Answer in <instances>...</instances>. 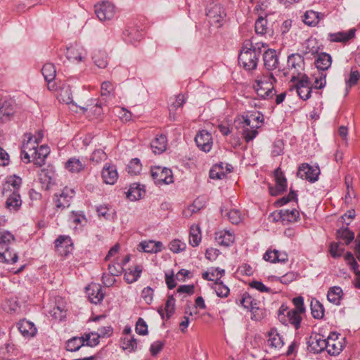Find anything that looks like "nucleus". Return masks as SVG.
Instances as JSON below:
<instances>
[{
    "instance_id": "6ab92c4d",
    "label": "nucleus",
    "mask_w": 360,
    "mask_h": 360,
    "mask_svg": "<svg viewBox=\"0 0 360 360\" xmlns=\"http://www.w3.org/2000/svg\"><path fill=\"white\" fill-rule=\"evenodd\" d=\"M264 64L266 70L270 72L278 68L279 61L276 51L269 49L263 54Z\"/></svg>"
},
{
    "instance_id": "0e129e2a",
    "label": "nucleus",
    "mask_w": 360,
    "mask_h": 360,
    "mask_svg": "<svg viewBox=\"0 0 360 360\" xmlns=\"http://www.w3.org/2000/svg\"><path fill=\"white\" fill-rule=\"evenodd\" d=\"M106 158H107V155L104 152V150H103L102 149H97V150H95L92 153L91 158H90V160L91 162H94L98 164V163H100L101 162L106 160Z\"/></svg>"
},
{
    "instance_id": "4d7b16f0",
    "label": "nucleus",
    "mask_w": 360,
    "mask_h": 360,
    "mask_svg": "<svg viewBox=\"0 0 360 360\" xmlns=\"http://www.w3.org/2000/svg\"><path fill=\"white\" fill-rule=\"evenodd\" d=\"M96 212L99 217H103L105 219H108L110 218V212H112V214H115V211L112 209L110 206H108V205H102L98 206L96 207Z\"/></svg>"
},
{
    "instance_id": "052dcab7",
    "label": "nucleus",
    "mask_w": 360,
    "mask_h": 360,
    "mask_svg": "<svg viewBox=\"0 0 360 360\" xmlns=\"http://www.w3.org/2000/svg\"><path fill=\"white\" fill-rule=\"evenodd\" d=\"M70 220L75 225L84 226V222H86V218L82 212H72Z\"/></svg>"
},
{
    "instance_id": "13d9d810",
    "label": "nucleus",
    "mask_w": 360,
    "mask_h": 360,
    "mask_svg": "<svg viewBox=\"0 0 360 360\" xmlns=\"http://www.w3.org/2000/svg\"><path fill=\"white\" fill-rule=\"evenodd\" d=\"M292 200L297 201V195L295 191L290 189L289 194L286 196H283V197L281 198L280 199H278L276 202V205L277 206L281 207V206H283V205L288 203L289 202H290Z\"/></svg>"
},
{
    "instance_id": "3c124183",
    "label": "nucleus",
    "mask_w": 360,
    "mask_h": 360,
    "mask_svg": "<svg viewBox=\"0 0 360 360\" xmlns=\"http://www.w3.org/2000/svg\"><path fill=\"white\" fill-rule=\"evenodd\" d=\"M83 335L85 340V346L93 347L99 343L101 335H98V333H85Z\"/></svg>"
},
{
    "instance_id": "aec40b11",
    "label": "nucleus",
    "mask_w": 360,
    "mask_h": 360,
    "mask_svg": "<svg viewBox=\"0 0 360 360\" xmlns=\"http://www.w3.org/2000/svg\"><path fill=\"white\" fill-rule=\"evenodd\" d=\"M86 292L92 303L98 304L104 298L105 294L102 292L100 285L92 283L86 288Z\"/></svg>"
},
{
    "instance_id": "423d86ee",
    "label": "nucleus",
    "mask_w": 360,
    "mask_h": 360,
    "mask_svg": "<svg viewBox=\"0 0 360 360\" xmlns=\"http://www.w3.org/2000/svg\"><path fill=\"white\" fill-rule=\"evenodd\" d=\"M311 41H308V44L306 46L304 54L311 53V55L317 54V57L315 60V65L319 70L325 71L328 70L332 63V58L330 54L325 52L318 53V47L312 46L310 48L309 43Z\"/></svg>"
},
{
    "instance_id": "ddd939ff",
    "label": "nucleus",
    "mask_w": 360,
    "mask_h": 360,
    "mask_svg": "<svg viewBox=\"0 0 360 360\" xmlns=\"http://www.w3.org/2000/svg\"><path fill=\"white\" fill-rule=\"evenodd\" d=\"M66 302L61 297L55 298V302L51 309L49 310V314L56 320L62 321L66 316Z\"/></svg>"
},
{
    "instance_id": "2f4dec72",
    "label": "nucleus",
    "mask_w": 360,
    "mask_h": 360,
    "mask_svg": "<svg viewBox=\"0 0 360 360\" xmlns=\"http://www.w3.org/2000/svg\"><path fill=\"white\" fill-rule=\"evenodd\" d=\"M41 73L46 80L48 82V87L49 89H52L50 86V83L55 79L56 75V70L53 63H46L44 65L41 69Z\"/></svg>"
},
{
    "instance_id": "20e7f679",
    "label": "nucleus",
    "mask_w": 360,
    "mask_h": 360,
    "mask_svg": "<svg viewBox=\"0 0 360 360\" xmlns=\"http://www.w3.org/2000/svg\"><path fill=\"white\" fill-rule=\"evenodd\" d=\"M346 338L340 333L332 332L327 338V352L331 356L338 355L344 349Z\"/></svg>"
},
{
    "instance_id": "c03bdc74",
    "label": "nucleus",
    "mask_w": 360,
    "mask_h": 360,
    "mask_svg": "<svg viewBox=\"0 0 360 360\" xmlns=\"http://www.w3.org/2000/svg\"><path fill=\"white\" fill-rule=\"evenodd\" d=\"M142 272V267L139 265L135 266L134 270L129 269L124 275V279L127 283H132L138 280Z\"/></svg>"
},
{
    "instance_id": "6e6552de",
    "label": "nucleus",
    "mask_w": 360,
    "mask_h": 360,
    "mask_svg": "<svg viewBox=\"0 0 360 360\" xmlns=\"http://www.w3.org/2000/svg\"><path fill=\"white\" fill-rule=\"evenodd\" d=\"M275 186L269 184V192L271 196H277L285 192L287 189V179L280 167L274 172Z\"/></svg>"
},
{
    "instance_id": "8fccbe9b",
    "label": "nucleus",
    "mask_w": 360,
    "mask_h": 360,
    "mask_svg": "<svg viewBox=\"0 0 360 360\" xmlns=\"http://www.w3.org/2000/svg\"><path fill=\"white\" fill-rule=\"evenodd\" d=\"M266 17L259 16L255 22V30L257 34L264 35L267 33L268 27Z\"/></svg>"
},
{
    "instance_id": "ea45409f",
    "label": "nucleus",
    "mask_w": 360,
    "mask_h": 360,
    "mask_svg": "<svg viewBox=\"0 0 360 360\" xmlns=\"http://www.w3.org/2000/svg\"><path fill=\"white\" fill-rule=\"evenodd\" d=\"M58 98L60 102L70 104L73 102L72 91L69 85H63L58 93Z\"/></svg>"
},
{
    "instance_id": "72a5a7b5",
    "label": "nucleus",
    "mask_w": 360,
    "mask_h": 360,
    "mask_svg": "<svg viewBox=\"0 0 360 360\" xmlns=\"http://www.w3.org/2000/svg\"><path fill=\"white\" fill-rule=\"evenodd\" d=\"M22 184V179L16 175L10 176L7 178L6 183L3 186L2 193L4 195L6 191L9 190L10 186H13V191L18 192Z\"/></svg>"
},
{
    "instance_id": "a18cd8bd",
    "label": "nucleus",
    "mask_w": 360,
    "mask_h": 360,
    "mask_svg": "<svg viewBox=\"0 0 360 360\" xmlns=\"http://www.w3.org/2000/svg\"><path fill=\"white\" fill-rule=\"evenodd\" d=\"M345 251L344 243L339 242H332L329 246V253L333 258L340 257Z\"/></svg>"
},
{
    "instance_id": "37998d69",
    "label": "nucleus",
    "mask_w": 360,
    "mask_h": 360,
    "mask_svg": "<svg viewBox=\"0 0 360 360\" xmlns=\"http://www.w3.org/2000/svg\"><path fill=\"white\" fill-rule=\"evenodd\" d=\"M25 136L27 139V142H24L22 147L21 151V159L25 163H28L30 162V157L28 154L27 150H31L32 148V141L33 139V136L31 134H25Z\"/></svg>"
},
{
    "instance_id": "bf43d9fd",
    "label": "nucleus",
    "mask_w": 360,
    "mask_h": 360,
    "mask_svg": "<svg viewBox=\"0 0 360 360\" xmlns=\"http://www.w3.org/2000/svg\"><path fill=\"white\" fill-rule=\"evenodd\" d=\"M297 93L300 98L303 101H307L311 97V86H306V87H301V86H295Z\"/></svg>"
},
{
    "instance_id": "393cba45",
    "label": "nucleus",
    "mask_w": 360,
    "mask_h": 360,
    "mask_svg": "<svg viewBox=\"0 0 360 360\" xmlns=\"http://www.w3.org/2000/svg\"><path fill=\"white\" fill-rule=\"evenodd\" d=\"M167 139L165 135H158L150 143L152 150L155 154L162 153L167 148Z\"/></svg>"
},
{
    "instance_id": "473e14b6",
    "label": "nucleus",
    "mask_w": 360,
    "mask_h": 360,
    "mask_svg": "<svg viewBox=\"0 0 360 360\" xmlns=\"http://www.w3.org/2000/svg\"><path fill=\"white\" fill-rule=\"evenodd\" d=\"M1 250L2 251L0 252V262L13 264L18 261L17 253L11 250L10 247H6Z\"/></svg>"
},
{
    "instance_id": "a19ab883",
    "label": "nucleus",
    "mask_w": 360,
    "mask_h": 360,
    "mask_svg": "<svg viewBox=\"0 0 360 360\" xmlns=\"http://www.w3.org/2000/svg\"><path fill=\"white\" fill-rule=\"evenodd\" d=\"M337 238L343 240L345 245H349L354 238V233L347 227H342L336 232Z\"/></svg>"
},
{
    "instance_id": "79ce46f5",
    "label": "nucleus",
    "mask_w": 360,
    "mask_h": 360,
    "mask_svg": "<svg viewBox=\"0 0 360 360\" xmlns=\"http://www.w3.org/2000/svg\"><path fill=\"white\" fill-rule=\"evenodd\" d=\"M283 224L285 225L289 223H293L297 221L300 217L299 211L296 209L282 210Z\"/></svg>"
},
{
    "instance_id": "cd10ccee",
    "label": "nucleus",
    "mask_w": 360,
    "mask_h": 360,
    "mask_svg": "<svg viewBox=\"0 0 360 360\" xmlns=\"http://www.w3.org/2000/svg\"><path fill=\"white\" fill-rule=\"evenodd\" d=\"M141 250L148 253H157L162 251L163 245L161 242H155L153 240L142 241L139 244Z\"/></svg>"
},
{
    "instance_id": "c756f323",
    "label": "nucleus",
    "mask_w": 360,
    "mask_h": 360,
    "mask_svg": "<svg viewBox=\"0 0 360 360\" xmlns=\"http://www.w3.org/2000/svg\"><path fill=\"white\" fill-rule=\"evenodd\" d=\"M22 205V200L18 192L13 191L6 202V206L9 210L17 211Z\"/></svg>"
},
{
    "instance_id": "f704fd0d",
    "label": "nucleus",
    "mask_w": 360,
    "mask_h": 360,
    "mask_svg": "<svg viewBox=\"0 0 360 360\" xmlns=\"http://www.w3.org/2000/svg\"><path fill=\"white\" fill-rule=\"evenodd\" d=\"M94 63L99 68H105L108 63V54L105 51L102 50H96L94 52L92 56Z\"/></svg>"
},
{
    "instance_id": "09e8293b",
    "label": "nucleus",
    "mask_w": 360,
    "mask_h": 360,
    "mask_svg": "<svg viewBox=\"0 0 360 360\" xmlns=\"http://www.w3.org/2000/svg\"><path fill=\"white\" fill-rule=\"evenodd\" d=\"M269 342L271 346L280 348L283 345V341L280 335L276 332L274 328L271 329L269 332Z\"/></svg>"
},
{
    "instance_id": "49530a36",
    "label": "nucleus",
    "mask_w": 360,
    "mask_h": 360,
    "mask_svg": "<svg viewBox=\"0 0 360 360\" xmlns=\"http://www.w3.org/2000/svg\"><path fill=\"white\" fill-rule=\"evenodd\" d=\"M201 241V233L198 226H192L190 229L189 243L193 247L199 245Z\"/></svg>"
},
{
    "instance_id": "9b49d317",
    "label": "nucleus",
    "mask_w": 360,
    "mask_h": 360,
    "mask_svg": "<svg viewBox=\"0 0 360 360\" xmlns=\"http://www.w3.org/2000/svg\"><path fill=\"white\" fill-rule=\"evenodd\" d=\"M287 63L290 69L295 70L290 80L295 82L297 79V77L300 75V70L304 69V56L300 53H292L288 56Z\"/></svg>"
},
{
    "instance_id": "39448f33",
    "label": "nucleus",
    "mask_w": 360,
    "mask_h": 360,
    "mask_svg": "<svg viewBox=\"0 0 360 360\" xmlns=\"http://www.w3.org/2000/svg\"><path fill=\"white\" fill-rule=\"evenodd\" d=\"M75 195V191L65 187L59 193H55L53 201L56 212H61L70 205L71 200Z\"/></svg>"
},
{
    "instance_id": "f03ea898",
    "label": "nucleus",
    "mask_w": 360,
    "mask_h": 360,
    "mask_svg": "<svg viewBox=\"0 0 360 360\" xmlns=\"http://www.w3.org/2000/svg\"><path fill=\"white\" fill-rule=\"evenodd\" d=\"M259 56V49L257 50L251 44L250 48H243L238 56V63L245 70H253L257 68Z\"/></svg>"
},
{
    "instance_id": "c9c22d12",
    "label": "nucleus",
    "mask_w": 360,
    "mask_h": 360,
    "mask_svg": "<svg viewBox=\"0 0 360 360\" xmlns=\"http://www.w3.org/2000/svg\"><path fill=\"white\" fill-rule=\"evenodd\" d=\"M145 191L141 188L139 184L134 183L130 185V187L127 192V197L130 200H136L142 198Z\"/></svg>"
},
{
    "instance_id": "603ef678",
    "label": "nucleus",
    "mask_w": 360,
    "mask_h": 360,
    "mask_svg": "<svg viewBox=\"0 0 360 360\" xmlns=\"http://www.w3.org/2000/svg\"><path fill=\"white\" fill-rule=\"evenodd\" d=\"M360 78V74L357 70H352L349 77L346 79V95L348 94L349 89L355 86Z\"/></svg>"
},
{
    "instance_id": "5fc2aeb1",
    "label": "nucleus",
    "mask_w": 360,
    "mask_h": 360,
    "mask_svg": "<svg viewBox=\"0 0 360 360\" xmlns=\"http://www.w3.org/2000/svg\"><path fill=\"white\" fill-rule=\"evenodd\" d=\"M141 167L142 165L140 160L138 158H134L127 165V170L129 174L136 175L141 170Z\"/></svg>"
},
{
    "instance_id": "c85d7f7f",
    "label": "nucleus",
    "mask_w": 360,
    "mask_h": 360,
    "mask_svg": "<svg viewBox=\"0 0 360 360\" xmlns=\"http://www.w3.org/2000/svg\"><path fill=\"white\" fill-rule=\"evenodd\" d=\"M343 296V291L339 286H333L329 288L327 294L328 300L335 304L340 305Z\"/></svg>"
},
{
    "instance_id": "680f3d73",
    "label": "nucleus",
    "mask_w": 360,
    "mask_h": 360,
    "mask_svg": "<svg viewBox=\"0 0 360 360\" xmlns=\"http://www.w3.org/2000/svg\"><path fill=\"white\" fill-rule=\"evenodd\" d=\"M15 240V237L8 231H2L1 237L0 239V244L1 245V249L6 247H9L8 245Z\"/></svg>"
},
{
    "instance_id": "f257e3e1",
    "label": "nucleus",
    "mask_w": 360,
    "mask_h": 360,
    "mask_svg": "<svg viewBox=\"0 0 360 360\" xmlns=\"http://www.w3.org/2000/svg\"><path fill=\"white\" fill-rule=\"evenodd\" d=\"M276 82L277 79L273 73L267 71L257 76L254 89L257 95L262 99H271L276 93L274 85Z\"/></svg>"
},
{
    "instance_id": "0eeeda50",
    "label": "nucleus",
    "mask_w": 360,
    "mask_h": 360,
    "mask_svg": "<svg viewBox=\"0 0 360 360\" xmlns=\"http://www.w3.org/2000/svg\"><path fill=\"white\" fill-rule=\"evenodd\" d=\"M150 174L157 185L169 184L174 181L172 172L169 168L155 166L151 168Z\"/></svg>"
},
{
    "instance_id": "bb28decb",
    "label": "nucleus",
    "mask_w": 360,
    "mask_h": 360,
    "mask_svg": "<svg viewBox=\"0 0 360 360\" xmlns=\"http://www.w3.org/2000/svg\"><path fill=\"white\" fill-rule=\"evenodd\" d=\"M17 325L18 330L24 336H34L37 333L34 324L27 320H20Z\"/></svg>"
},
{
    "instance_id": "de8ad7c7",
    "label": "nucleus",
    "mask_w": 360,
    "mask_h": 360,
    "mask_svg": "<svg viewBox=\"0 0 360 360\" xmlns=\"http://www.w3.org/2000/svg\"><path fill=\"white\" fill-rule=\"evenodd\" d=\"M221 212L222 216L227 217L233 224H238L241 221L240 212L237 210L232 209L228 211L227 210L221 209Z\"/></svg>"
},
{
    "instance_id": "338daca9",
    "label": "nucleus",
    "mask_w": 360,
    "mask_h": 360,
    "mask_svg": "<svg viewBox=\"0 0 360 360\" xmlns=\"http://www.w3.org/2000/svg\"><path fill=\"white\" fill-rule=\"evenodd\" d=\"M292 303L295 308L292 309L300 314H302L305 312V307L304 304V299L302 296L295 297L292 299Z\"/></svg>"
},
{
    "instance_id": "5701e85b",
    "label": "nucleus",
    "mask_w": 360,
    "mask_h": 360,
    "mask_svg": "<svg viewBox=\"0 0 360 360\" xmlns=\"http://www.w3.org/2000/svg\"><path fill=\"white\" fill-rule=\"evenodd\" d=\"M65 55L68 60L81 62L85 58L86 53L81 46L75 44L67 48Z\"/></svg>"
},
{
    "instance_id": "69168bd1",
    "label": "nucleus",
    "mask_w": 360,
    "mask_h": 360,
    "mask_svg": "<svg viewBox=\"0 0 360 360\" xmlns=\"http://www.w3.org/2000/svg\"><path fill=\"white\" fill-rule=\"evenodd\" d=\"M84 112L89 111L96 116H99L102 113V108L100 103L96 101L95 103L88 104L86 107L82 108Z\"/></svg>"
},
{
    "instance_id": "864d4df0",
    "label": "nucleus",
    "mask_w": 360,
    "mask_h": 360,
    "mask_svg": "<svg viewBox=\"0 0 360 360\" xmlns=\"http://www.w3.org/2000/svg\"><path fill=\"white\" fill-rule=\"evenodd\" d=\"M240 304L245 309H250L253 306L257 305L259 303L249 295L248 292H244L240 300Z\"/></svg>"
},
{
    "instance_id": "a211bd4d",
    "label": "nucleus",
    "mask_w": 360,
    "mask_h": 360,
    "mask_svg": "<svg viewBox=\"0 0 360 360\" xmlns=\"http://www.w3.org/2000/svg\"><path fill=\"white\" fill-rule=\"evenodd\" d=\"M14 112L15 106L13 101L0 100V122H6L10 120Z\"/></svg>"
},
{
    "instance_id": "f3484780",
    "label": "nucleus",
    "mask_w": 360,
    "mask_h": 360,
    "mask_svg": "<svg viewBox=\"0 0 360 360\" xmlns=\"http://www.w3.org/2000/svg\"><path fill=\"white\" fill-rule=\"evenodd\" d=\"M35 145L32 146L34 150L32 153L33 162L35 165L41 167L45 164V160L50 153L49 148L47 146L42 145L38 149Z\"/></svg>"
},
{
    "instance_id": "2eb2a0df",
    "label": "nucleus",
    "mask_w": 360,
    "mask_h": 360,
    "mask_svg": "<svg viewBox=\"0 0 360 360\" xmlns=\"http://www.w3.org/2000/svg\"><path fill=\"white\" fill-rule=\"evenodd\" d=\"M308 344L314 353H321L327 347V338L323 335L316 333L310 336Z\"/></svg>"
},
{
    "instance_id": "f8f14e48",
    "label": "nucleus",
    "mask_w": 360,
    "mask_h": 360,
    "mask_svg": "<svg viewBox=\"0 0 360 360\" xmlns=\"http://www.w3.org/2000/svg\"><path fill=\"white\" fill-rule=\"evenodd\" d=\"M56 252L61 256L67 257L73 250L72 239L68 236L60 235L55 240Z\"/></svg>"
},
{
    "instance_id": "58836bf2",
    "label": "nucleus",
    "mask_w": 360,
    "mask_h": 360,
    "mask_svg": "<svg viewBox=\"0 0 360 360\" xmlns=\"http://www.w3.org/2000/svg\"><path fill=\"white\" fill-rule=\"evenodd\" d=\"M311 311L312 316L316 319H321L324 316L323 305L316 299L311 301Z\"/></svg>"
},
{
    "instance_id": "4c0bfd02",
    "label": "nucleus",
    "mask_w": 360,
    "mask_h": 360,
    "mask_svg": "<svg viewBox=\"0 0 360 360\" xmlns=\"http://www.w3.org/2000/svg\"><path fill=\"white\" fill-rule=\"evenodd\" d=\"M320 14L312 10L307 11L302 17V20L309 26H316L320 21Z\"/></svg>"
},
{
    "instance_id": "4be33fe9",
    "label": "nucleus",
    "mask_w": 360,
    "mask_h": 360,
    "mask_svg": "<svg viewBox=\"0 0 360 360\" xmlns=\"http://www.w3.org/2000/svg\"><path fill=\"white\" fill-rule=\"evenodd\" d=\"M355 29H350L348 32H338L328 34V40L331 42L346 43L355 37Z\"/></svg>"
},
{
    "instance_id": "e2e57ef3",
    "label": "nucleus",
    "mask_w": 360,
    "mask_h": 360,
    "mask_svg": "<svg viewBox=\"0 0 360 360\" xmlns=\"http://www.w3.org/2000/svg\"><path fill=\"white\" fill-rule=\"evenodd\" d=\"M252 313L251 319L255 321H261L265 316L264 309L259 308L258 304L253 306L250 309Z\"/></svg>"
},
{
    "instance_id": "7ed1b4c3",
    "label": "nucleus",
    "mask_w": 360,
    "mask_h": 360,
    "mask_svg": "<svg viewBox=\"0 0 360 360\" xmlns=\"http://www.w3.org/2000/svg\"><path fill=\"white\" fill-rule=\"evenodd\" d=\"M278 319L282 324L285 326L290 324L293 326L296 330L300 328L302 320L301 314L290 309L284 304H283L278 309Z\"/></svg>"
},
{
    "instance_id": "774afa93",
    "label": "nucleus",
    "mask_w": 360,
    "mask_h": 360,
    "mask_svg": "<svg viewBox=\"0 0 360 360\" xmlns=\"http://www.w3.org/2000/svg\"><path fill=\"white\" fill-rule=\"evenodd\" d=\"M186 243L180 240L175 239L170 242L169 248L171 251L175 253L181 252L186 249Z\"/></svg>"
},
{
    "instance_id": "1a4fd4ad",
    "label": "nucleus",
    "mask_w": 360,
    "mask_h": 360,
    "mask_svg": "<svg viewBox=\"0 0 360 360\" xmlns=\"http://www.w3.org/2000/svg\"><path fill=\"white\" fill-rule=\"evenodd\" d=\"M320 174L321 170L319 166H311L308 163H302L298 167L297 176L310 183H314L318 181Z\"/></svg>"
},
{
    "instance_id": "b1692460",
    "label": "nucleus",
    "mask_w": 360,
    "mask_h": 360,
    "mask_svg": "<svg viewBox=\"0 0 360 360\" xmlns=\"http://www.w3.org/2000/svg\"><path fill=\"white\" fill-rule=\"evenodd\" d=\"M234 235L229 231L222 230L215 233V240L220 245L230 246L234 242Z\"/></svg>"
},
{
    "instance_id": "7c9ffc66",
    "label": "nucleus",
    "mask_w": 360,
    "mask_h": 360,
    "mask_svg": "<svg viewBox=\"0 0 360 360\" xmlns=\"http://www.w3.org/2000/svg\"><path fill=\"white\" fill-rule=\"evenodd\" d=\"M65 348L69 352H77L82 347L85 346L84 335L81 337L75 336L67 340Z\"/></svg>"
},
{
    "instance_id": "6e6d98bb",
    "label": "nucleus",
    "mask_w": 360,
    "mask_h": 360,
    "mask_svg": "<svg viewBox=\"0 0 360 360\" xmlns=\"http://www.w3.org/2000/svg\"><path fill=\"white\" fill-rule=\"evenodd\" d=\"M123 346L122 348L124 350H127L129 352H135L137 348V341L136 339L131 336L130 338L126 337L123 339Z\"/></svg>"
},
{
    "instance_id": "4468645a",
    "label": "nucleus",
    "mask_w": 360,
    "mask_h": 360,
    "mask_svg": "<svg viewBox=\"0 0 360 360\" xmlns=\"http://www.w3.org/2000/svg\"><path fill=\"white\" fill-rule=\"evenodd\" d=\"M195 141L198 148L202 151L207 153L212 149V136L206 130L200 131L195 137Z\"/></svg>"
},
{
    "instance_id": "e433bc0d",
    "label": "nucleus",
    "mask_w": 360,
    "mask_h": 360,
    "mask_svg": "<svg viewBox=\"0 0 360 360\" xmlns=\"http://www.w3.org/2000/svg\"><path fill=\"white\" fill-rule=\"evenodd\" d=\"M65 168L70 172L79 173L84 169L85 164L78 158H71L66 162Z\"/></svg>"
},
{
    "instance_id": "412c9836",
    "label": "nucleus",
    "mask_w": 360,
    "mask_h": 360,
    "mask_svg": "<svg viewBox=\"0 0 360 360\" xmlns=\"http://www.w3.org/2000/svg\"><path fill=\"white\" fill-rule=\"evenodd\" d=\"M102 178L106 184H114L118 178L115 166L105 164L102 170Z\"/></svg>"
},
{
    "instance_id": "a878e982",
    "label": "nucleus",
    "mask_w": 360,
    "mask_h": 360,
    "mask_svg": "<svg viewBox=\"0 0 360 360\" xmlns=\"http://www.w3.org/2000/svg\"><path fill=\"white\" fill-rule=\"evenodd\" d=\"M55 176V171L52 167L44 168L39 172V179L41 184L46 185V189L53 183Z\"/></svg>"
},
{
    "instance_id": "dca6fc26",
    "label": "nucleus",
    "mask_w": 360,
    "mask_h": 360,
    "mask_svg": "<svg viewBox=\"0 0 360 360\" xmlns=\"http://www.w3.org/2000/svg\"><path fill=\"white\" fill-rule=\"evenodd\" d=\"M122 38L128 44L140 41L143 38L142 30L135 26H128L122 33Z\"/></svg>"
},
{
    "instance_id": "9d476101",
    "label": "nucleus",
    "mask_w": 360,
    "mask_h": 360,
    "mask_svg": "<svg viewBox=\"0 0 360 360\" xmlns=\"http://www.w3.org/2000/svg\"><path fill=\"white\" fill-rule=\"evenodd\" d=\"M95 13L101 21L110 20L115 14V8L110 1H103L95 5Z\"/></svg>"
}]
</instances>
